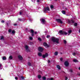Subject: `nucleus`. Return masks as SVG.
Masks as SVG:
<instances>
[{"mask_svg": "<svg viewBox=\"0 0 80 80\" xmlns=\"http://www.w3.org/2000/svg\"><path fill=\"white\" fill-rule=\"evenodd\" d=\"M79 33H80V29H79Z\"/></svg>", "mask_w": 80, "mask_h": 80, "instance_id": "6e6d98bb", "label": "nucleus"}, {"mask_svg": "<svg viewBox=\"0 0 80 80\" xmlns=\"http://www.w3.org/2000/svg\"><path fill=\"white\" fill-rule=\"evenodd\" d=\"M4 38H3V36H2L1 37V38H0V40H4Z\"/></svg>", "mask_w": 80, "mask_h": 80, "instance_id": "5701e85b", "label": "nucleus"}, {"mask_svg": "<svg viewBox=\"0 0 80 80\" xmlns=\"http://www.w3.org/2000/svg\"><path fill=\"white\" fill-rule=\"evenodd\" d=\"M73 61L74 62H78V61L77 59H74L73 60Z\"/></svg>", "mask_w": 80, "mask_h": 80, "instance_id": "ddd939ff", "label": "nucleus"}, {"mask_svg": "<svg viewBox=\"0 0 80 80\" xmlns=\"http://www.w3.org/2000/svg\"><path fill=\"white\" fill-rule=\"evenodd\" d=\"M41 22H42V24H45V20L44 19H41Z\"/></svg>", "mask_w": 80, "mask_h": 80, "instance_id": "1a4fd4ad", "label": "nucleus"}, {"mask_svg": "<svg viewBox=\"0 0 80 80\" xmlns=\"http://www.w3.org/2000/svg\"><path fill=\"white\" fill-rule=\"evenodd\" d=\"M60 61H62V60H63V58H61L60 59Z\"/></svg>", "mask_w": 80, "mask_h": 80, "instance_id": "a19ab883", "label": "nucleus"}, {"mask_svg": "<svg viewBox=\"0 0 80 80\" xmlns=\"http://www.w3.org/2000/svg\"><path fill=\"white\" fill-rule=\"evenodd\" d=\"M67 22H68L69 24H70V25H71V24H72V23H75V22L74 21L72 20H70L69 19H68L67 20Z\"/></svg>", "mask_w": 80, "mask_h": 80, "instance_id": "7ed1b4c3", "label": "nucleus"}, {"mask_svg": "<svg viewBox=\"0 0 80 80\" xmlns=\"http://www.w3.org/2000/svg\"><path fill=\"white\" fill-rule=\"evenodd\" d=\"M72 55H74V56H75V55H76V53H75V52H73Z\"/></svg>", "mask_w": 80, "mask_h": 80, "instance_id": "e433bc0d", "label": "nucleus"}, {"mask_svg": "<svg viewBox=\"0 0 80 80\" xmlns=\"http://www.w3.org/2000/svg\"><path fill=\"white\" fill-rule=\"evenodd\" d=\"M57 68L59 70H60L61 69V68H60V67L59 65H57Z\"/></svg>", "mask_w": 80, "mask_h": 80, "instance_id": "4468645a", "label": "nucleus"}, {"mask_svg": "<svg viewBox=\"0 0 80 80\" xmlns=\"http://www.w3.org/2000/svg\"><path fill=\"white\" fill-rule=\"evenodd\" d=\"M38 78L39 79H40V78H41V76L40 75H38Z\"/></svg>", "mask_w": 80, "mask_h": 80, "instance_id": "4be33fe9", "label": "nucleus"}, {"mask_svg": "<svg viewBox=\"0 0 80 80\" xmlns=\"http://www.w3.org/2000/svg\"><path fill=\"white\" fill-rule=\"evenodd\" d=\"M63 42L65 44H66V43H67V41H66L65 40H64Z\"/></svg>", "mask_w": 80, "mask_h": 80, "instance_id": "473e14b6", "label": "nucleus"}, {"mask_svg": "<svg viewBox=\"0 0 80 80\" xmlns=\"http://www.w3.org/2000/svg\"><path fill=\"white\" fill-rule=\"evenodd\" d=\"M48 63H50V60H48Z\"/></svg>", "mask_w": 80, "mask_h": 80, "instance_id": "864d4df0", "label": "nucleus"}, {"mask_svg": "<svg viewBox=\"0 0 80 80\" xmlns=\"http://www.w3.org/2000/svg\"><path fill=\"white\" fill-rule=\"evenodd\" d=\"M18 20H19V21H22V19L21 18H19Z\"/></svg>", "mask_w": 80, "mask_h": 80, "instance_id": "2f4dec72", "label": "nucleus"}, {"mask_svg": "<svg viewBox=\"0 0 80 80\" xmlns=\"http://www.w3.org/2000/svg\"><path fill=\"white\" fill-rule=\"evenodd\" d=\"M22 12H19V14L20 15H22Z\"/></svg>", "mask_w": 80, "mask_h": 80, "instance_id": "c03bdc74", "label": "nucleus"}, {"mask_svg": "<svg viewBox=\"0 0 80 80\" xmlns=\"http://www.w3.org/2000/svg\"><path fill=\"white\" fill-rule=\"evenodd\" d=\"M78 75H79V76H80V74H78Z\"/></svg>", "mask_w": 80, "mask_h": 80, "instance_id": "5fc2aeb1", "label": "nucleus"}, {"mask_svg": "<svg viewBox=\"0 0 80 80\" xmlns=\"http://www.w3.org/2000/svg\"><path fill=\"white\" fill-rule=\"evenodd\" d=\"M47 11H50V9L48 7L44 8V9H43V12H44V13H46Z\"/></svg>", "mask_w": 80, "mask_h": 80, "instance_id": "20e7f679", "label": "nucleus"}, {"mask_svg": "<svg viewBox=\"0 0 80 80\" xmlns=\"http://www.w3.org/2000/svg\"><path fill=\"white\" fill-rule=\"evenodd\" d=\"M71 32H72V31H71V30H70L69 31H68V33H71Z\"/></svg>", "mask_w": 80, "mask_h": 80, "instance_id": "72a5a7b5", "label": "nucleus"}, {"mask_svg": "<svg viewBox=\"0 0 80 80\" xmlns=\"http://www.w3.org/2000/svg\"><path fill=\"white\" fill-rule=\"evenodd\" d=\"M62 13H63V14H65V11H62Z\"/></svg>", "mask_w": 80, "mask_h": 80, "instance_id": "aec40b11", "label": "nucleus"}, {"mask_svg": "<svg viewBox=\"0 0 80 80\" xmlns=\"http://www.w3.org/2000/svg\"><path fill=\"white\" fill-rule=\"evenodd\" d=\"M73 72V71L72 70V69H71L69 70V72Z\"/></svg>", "mask_w": 80, "mask_h": 80, "instance_id": "c85d7f7f", "label": "nucleus"}, {"mask_svg": "<svg viewBox=\"0 0 80 80\" xmlns=\"http://www.w3.org/2000/svg\"><path fill=\"white\" fill-rule=\"evenodd\" d=\"M13 58L12 57V56H10L9 57V59H10V60H12V58Z\"/></svg>", "mask_w": 80, "mask_h": 80, "instance_id": "6ab92c4d", "label": "nucleus"}, {"mask_svg": "<svg viewBox=\"0 0 80 80\" xmlns=\"http://www.w3.org/2000/svg\"><path fill=\"white\" fill-rule=\"evenodd\" d=\"M15 79L16 80H18V78L17 77H15Z\"/></svg>", "mask_w": 80, "mask_h": 80, "instance_id": "a18cd8bd", "label": "nucleus"}, {"mask_svg": "<svg viewBox=\"0 0 80 80\" xmlns=\"http://www.w3.org/2000/svg\"><path fill=\"white\" fill-rule=\"evenodd\" d=\"M78 24L77 23H75L74 24V25L75 27H77V26Z\"/></svg>", "mask_w": 80, "mask_h": 80, "instance_id": "b1692460", "label": "nucleus"}, {"mask_svg": "<svg viewBox=\"0 0 80 80\" xmlns=\"http://www.w3.org/2000/svg\"><path fill=\"white\" fill-rule=\"evenodd\" d=\"M48 54L47 53H46L45 55L44 54L43 55V56L42 57V58H45V57H48Z\"/></svg>", "mask_w": 80, "mask_h": 80, "instance_id": "9d476101", "label": "nucleus"}, {"mask_svg": "<svg viewBox=\"0 0 80 80\" xmlns=\"http://www.w3.org/2000/svg\"><path fill=\"white\" fill-rule=\"evenodd\" d=\"M47 37L48 38H49V37H50V36L49 35H48V36H47Z\"/></svg>", "mask_w": 80, "mask_h": 80, "instance_id": "ea45409f", "label": "nucleus"}, {"mask_svg": "<svg viewBox=\"0 0 80 80\" xmlns=\"http://www.w3.org/2000/svg\"><path fill=\"white\" fill-rule=\"evenodd\" d=\"M52 40L54 43L56 42L57 44H59V39L56 38L55 37H52Z\"/></svg>", "mask_w": 80, "mask_h": 80, "instance_id": "f257e3e1", "label": "nucleus"}, {"mask_svg": "<svg viewBox=\"0 0 80 80\" xmlns=\"http://www.w3.org/2000/svg\"><path fill=\"white\" fill-rule=\"evenodd\" d=\"M66 10H67V8H66Z\"/></svg>", "mask_w": 80, "mask_h": 80, "instance_id": "13d9d810", "label": "nucleus"}, {"mask_svg": "<svg viewBox=\"0 0 80 80\" xmlns=\"http://www.w3.org/2000/svg\"><path fill=\"white\" fill-rule=\"evenodd\" d=\"M38 50L39 52H43V48H42L41 47H39L38 48Z\"/></svg>", "mask_w": 80, "mask_h": 80, "instance_id": "6e6552de", "label": "nucleus"}, {"mask_svg": "<svg viewBox=\"0 0 80 80\" xmlns=\"http://www.w3.org/2000/svg\"><path fill=\"white\" fill-rule=\"evenodd\" d=\"M18 24L17 23H14L13 24L14 26H17V25H18Z\"/></svg>", "mask_w": 80, "mask_h": 80, "instance_id": "a878e982", "label": "nucleus"}, {"mask_svg": "<svg viewBox=\"0 0 80 80\" xmlns=\"http://www.w3.org/2000/svg\"><path fill=\"white\" fill-rule=\"evenodd\" d=\"M56 20L58 23H61V24L63 23V22H62V20H61V19H56Z\"/></svg>", "mask_w": 80, "mask_h": 80, "instance_id": "39448f33", "label": "nucleus"}, {"mask_svg": "<svg viewBox=\"0 0 80 80\" xmlns=\"http://www.w3.org/2000/svg\"><path fill=\"white\" fill-rule=\"evenodd\" d=\"M29 39H30V40H33V38L32 37H30Z\"/></svg>", "mask_w": 80, "mask_h": 80, "instance_id": "cd10ccee", "label": "nucleus"}, {"mask_svg": "<svg viewBox=\"0 0 80 80\" xmlns=\"http://www.w3.org/2000/svg\"><path fill=\"white\" fill-rule=\"evenodd\" d=\"M47 80H50V78H48L47 79Z\"/></svg>", "mask_w": 80, "mask_h": 80, "instance_id": "603ef678", "label": "nucleus"}, {"mask_svg": "<svg viewBox=\"0 0 80 80\" xmlns=\"http://www.w3.org/2000/svg\"><path fill=\"white\" fill-rule=\"evenodd\" d=\"M38 55L39 57H41L42 56V53L40 52H38Z\"/></svg>", "mask_w": 80, "mask_h": 80, "instance_id": "2eb2a0df", "label": "nucleus"}, {"mask_svg": "<svg viewBox=\"0 0 80 80\" xmlns=\"http://www.w3.org/2000/svg\"><path fill=\"white\" fill-rule=\"evenodd\" d=\"M12 33L13 34L15 33V31H12Z\"/></svg>", "mask_w": 80, "mask_h": 80, "instance_id": "c9c22d12", "label": "nucleus"}, {"mask_svg": "<svg viewBox=\"0 0 80 80\" xmlns=\"http://www.w3.org/2000/svg\"><path fill=\"white\" fill-rule=\"evenodd\" d=\"M43 45L45 47L46 46L47 47H49V46L46 42H44Z\"/></svg>", "mask_w": 80, "mask_h": 80, "instance_id": "9b49d317", "label": "nucleus"}, {"mask_svg": "<svg viewBox=\"0 0 80 80\" xmlns=\"http://www.w3.org/2000/svg\"><path fill=\"white\" fill-rule=\"evenodd\" d=\"M67 79H68V78H67V77H66L65 80H67Z\"/></svg>", "mask_w": 80, "mask_h": 80, "instance_id": "49530a36", "label": "nucleus"}, {"mask_svg": "<svg viewBox=\"0 0 80 80\" xmlns=\"http://www.w3.org/2000/svg\"><path fill=\"white\" fill-rule=\"evenodd\" d=\"M37 2L39 3L40 2V0H37Z\"/></svg>", "mask_w": 80, "mask_h": 80, "instance_id": "37998d69", "label": "nucleus"}, {"mask_svg": "<svg viewBox=\"0 0 80 80\" xmlns=\"http://www.w3.org/2000/svg\"><path fill=\"white\" fill-rule=\"evenodd\" d=\"M2 60H7V58H6V57H4L2 58Z\"/></svg>", "mask_w": 80, "mask_h": 80, "instance_id": "dca6fc26", "label": "nucleus"}, {"mask_svg": "<svg viewBox=\"0 0 80 80\" xmlns=\"http://www.w3.org/2000/svg\"><path fill=\"white\" fill-rule=\"evenodd\" d=\"M35 34H36L37 33V32H35L34 33Z\"/></svg>", "mask_w": 80, "mask_h": 80, "instance_id": "8fccbe9b", "label": "nucleus"}, {"mask_svg": "<svg viewBox=\"0 0 80 80\" xmlns=\"http://www.w3.org/2000/svg\"><path fill=\"white\" fill-rule=\"evenodd\" d=\"M32 2H35V0H31Z\"/></svg>", "mask_w": 80, "mask_h": 80, "instance_id": "de8ad7c7", "label": "nucleus"}, {"mask_svg": "<svg viewBox=\"0 0 80 80\" xmlns=\"http://www.w3.org/2000/svg\"><path fill=\"white\" fill-rule=\"evenodd\" d=\"M51 8H52V9H53V5H51Z\"/></svg>", "mask_w": 80, "mask_h": 80, "instance_id": "c756f323", "label": "nucleus"}, {"mask_svg": "<svg viewBox=\"0 0 80 80\" xmlns=\"http://www.w3.org/2000/svg\"><path fill=\"white\" fill-rule=\"evenodd\" d=\"M59 32L60 34H61L62 35H67V33L66 32L62 30H60L59 31Z\"/></svg>", "mask_w": 80, "mask_h": 80, "instance_id": "f03ea898", "label": "nucleus"}, {"mask_svg": "<svg viewBox=\"0 0 80 80\" xmlns=\"http://www.w3.org/2000/svg\"><path fill=\"white\" fill-rule=\"evenodd\" d=\"M8 32L9 33H10V32H12V30H11V29H10L8 30Z\"/></svg>", "mask_w": 80, "mask_h": 80, "instance_id": "bb28decb", "label": "nucleus"}, {"mask_svg": "<svg viewBox=\"0 0 80 80\" xmlns=\"http://www.w3.org/2000/svg\"><path fill=\"white\" fill-rule=\"evenodd\" d=\"M50 80H53V79L52 78H50Z\"/></svg>", "mask_w": 80, "mask_h": 80, "instance_id": "09e8293b", "label": "nucleus"}, {"mask_svg": "<svg viewBox=\"0 0 80 80\" xmlns=\"http://www.w3.org/2000/svg\"><path fill=\"white\" fill-rule=\"evenodd\" d=\"M25 48L26 49V50L27 52H30V50L28 49V45H26L25 46Z\"/></svg>", "mask_w": 80, "mask_h": 80, "instance_id": "423d86ee", "label": "nucleus"}, {"mask_svg": "<svg viewBox=\"0 0 80 80\" xmlns=\"http://www.w3.org/2000/svg\"><path fill=\"white\" fill-rule=\"evenodd\" d=\"M21 78H22V79H24V77H23V76H21Z\"/></svg>", "mask_w": 80, "mask_h": 80, "instance_id": "58836bf2", "label": "nucleus"}, {"mask_svg": "<svg viewBox=\"0 0 80 80\" xmlns=\"http://www.w3.org/2000/svg\"><path fill=\"white\" fill-rule=\"evenodd\" d=\"M2 64L0 63V70H2Z\"/></svg>", "mask_w": 80, "mask_h": 80, "instance_id": "f3484780", "label": "nucleus"}, {"mask_svg": "<svg viewBox=\"0 0 80 80\" xmlns=\"http://www.w3.org/2000/svg\"><path fill=\"white\" fill-rule=\"evenodd\" d=\"M28 65H29V66H32V65H31V63H30V62H28Z\"/></svg>", "mask_w": 80, "mask_h": 80, "instance_id": "412c9836", "label": "nucleus"}, {"mask_svg": "<svg viewBox=\"0 0 80 80\" xmlns=\"http://www.w3.org/2000/svg\"><path fill=\"white\" fill-rule=\"evenodd\" d=\"M79 70H80V67H79Z\"/></svg>", "mask_w": 80, "mask_h": 80, "instance_id": "4d7b16f0", "label": "nucleus"}, {"mask_svg": "<svg viewBox=\"0 0 80 80\" xmlns=\"http://www.w3.org/2000/svg\"><path fill=\"white\" fill-rule=\"evenodd\" d=\"M38 40H39V41H41V40H42V39H41V38H38Z\"/></svg>", "mask_w": 80, "mask_h": 80, "instance_id": "f704fd0d", "label": "nucleus"}, {"mask_svg": "<svg viewBox=\"0 0 80 80\" xmlns=\"http://www.w3.org/2000/svg\"><path fill=\"white\" fill-rule=\"evenodd\" d=\"M6 25L7 27H8L9 26V25H8V23H6Z\"/></svg>", "mask_w": 80, "mask_h": 80, "instance_id": "79ce46f5", "label": "nucleus"}, {"mask_svg": "<svg viewBox=\"0 0 80 80\" xmlns=\"http://www.w3.org/2000/svg\"><path fill=\"white\" fill-rule=\"evenodd\" d=\"M33 35H34L33 34V33H32V37H33Z\"/></svg>", "mask_w": 80, "mask_h": 80, "instance_id": "3c124183", "label": "nucleus"}, {"mask_svg": "<svg viewBox=\"0 0 80 80\" xmlns=\"http://www.w3.org/2000/svg\"><path fill=\"white\" fill-rule=\"evenodd\" d=\"M18 58L19 59L21 60H22V59H23L22 57L20 55H19L18 56Z\"/></svg>", "mask_w": 80, "mask_h": 80, "instance_id": "f8f14e48", "label": "nucleus"}, {"mask_svg": "<svg viewBox=\"0 0 80 80\" xmlns=\"http://www.w3.org/2000/svg\"><path fill=\"white\" fill-rule=\"evenodd\" d=\"M1 22L3 23L5 22V21H4V20L1 21Z\"/></svg>", "mask_w": 80, "mask_h": 80, "instance_id": "4c0bfd02", "label": "nucleus"}, {"mask_svg": "<svg viewBox=\"0 0 80 80\" xmlns=\"http://www.w3.org/2000/svg\"><path fill=\"white\" fill-rule=\"evenodd\" d=\"M54 55L56 56L57 55H58V52H55L54 53Z\"/></svg>", "mask_w": 80, "mask_h": 80, "instance_id": "a211bd4d", "label": "nucleus"}, {"mask_svg": "<svg viewBox=\"0 0 80 80\" xmlns=\"http://www.w3.org/2000/svg\"><path fill=\"white\" fill-rule=\"evenodd\" d=\"M42 79H43V80H46V78H45V77H43Z\"/></svg>", "mask_w": 80, "mask_h": 80, "instance_id": "7c9ffc66", "label": "nucleus"}, {"mask_svg": "<svg viewBox=\"0 0 80 80\" xmlns=\"http://www.w3.org/2000/svg\"><path fill=\"white\" fill-rule=\"evenodd\" d=\"M61 54H62V53H61Z\"/></svg>", "mask_w": 80, "mask_h": 80, "instance_id": "bf43d9fd", "label": "nucleus"}, {"mask_svg": "<svg viewBox=\"0 0 80 80\" xmlns=\"http://www.w3.org/2000/svg\"><path fill=\"white\" fill-rule=\"evenodd\" d=\"M31 33H34V31H33V30H31Z\"/></svg>", "mask_w": 80, "mask_h": 80, "instance_id": "393cba45", "label": "nucleus"}, {"mask_svg": "<svg viewBox=\"0 0 80 80\" xmlns=\"http://www.w3.org/2000/svg\"><path fill=\"white\" fill-rule=\"evenodd\" d=\"M64 65H65L66 67H67L69 65V63H68V61H65L64 62Z\"/></svg>", "mask_w": 80, "mask_h": 80, "instance_id": "0eeeda50", "label": "nucleus"}]
</instances>
